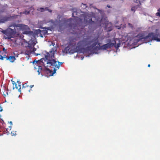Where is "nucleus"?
<instances>
[{"label": "nucleus", "mask_w": 160, "mask_h": 160, "mask_svg": "<svg viewBox=\"0 0 160 160\" xmlns=\"http://www.w3.org/2000/svg\"><path fill=\"white\" fill-rule=\"evenodd\" d=\"M152 40H154L157 42H160V33L157 34L153 32L149 33L147 36L144 37L141 36L137 40V42L142 41L144 42H150Z\"/></svg>", "instance_id": "nucleus-1"}, {"label": "nucleus", "mask_w": 160, "mask_h": 160, "mask_svg": "<svg viewBox=\"0 0 160 160\" xmlns=\"http://www.w3.org/2000/svg\"><path fill=\"white\" fill-rule=\"evenodd\" d=\"M107 42H108V43L106 44H104L102 46H99L98 47V49L106 50L108 48L112 47L115 44H116V41L115 40H113L111 42L110 39L108 40Z\"/></svg>", "instance_id": "nucleus-2"}, {"label": "nucleus", "mask_w": 160, "mask_h": 160, "mask_svg": "<svg viewBox=\"0 0 160 160\" xmlns=\"http://www.w3.org/2000/svg\"><path fill=\"white\" fill-rule=\"evenodd\" d=\"M100 43H98V38L97 37H95L92 40L87 42V44L88 45H90V46L87 48L88 50H90L94 48L97 44L100 46Z\"/></svg>", "instance_id": "nucleus-3"}, {"label": "nucleus", "mask_w": 160, "mask_h": 160, "mask_svg": "<svg viewBox=\"0 0 160 160\" xmlns=\"http://www.w3.org/2000/svg\"><path fill=\"white\" fill-rule=\"evenodd\" d=\"M16 33V31L14 28V29L10 28L7 29V37H5V39H10L11 38H13V36Z\"/></svg>", "instance_id": "nucleus-4"}, {"label": "nucleus", "mask_w": 160, "mask_h": 160, "mask_svg": "<svg viewBox=\"0 0 160 160\" xmlns=\"http://www.w3.org/2000/svg\"><path fill=\"white\" fill-rule=\"evenodd\" d=\"M56 51V50H55L54 48H52L49 52H46L47 55H45L44 59H49V58L52 59L55 58L54 52Z\"/></svg>", "instance_id": "nucleus-5"}, {"label": "nucleus", "mask_w": 160, "mask_h": 160, "mask_svg": "<svg viewBox=\"0 0 160 160\" xmlns=\"http://www.w3.org/2000/svg\"><path fill=\"white\" fill-rule=\"evenodd\" d=\"M85 22L86 23H88L91 25H95L96 24V22L92 20V16L91 15L88 14L84 18Z\"/></svg>", "instance_id": "nucleus-6"}, {"label": "nucleus", "mask_w": 160, "mask_h": 160, "mask_svg": "<svg viewBox=\"0 0 160 160\" xmlns=\"http://www.w3.org/2000/svg\"><path fill=\"white\" fill-rule=\"evenodd\" d=\"M45 61L47 60V64L48 65L47 66V67H50L51 66H54L56 67L57 66V62L54 59H50L49 58V59H44Z\"/></svg>", "instance_id": "nucleus-7"}, {"label": "nucleus", "mask_w": 160, "mask_h": 160, "mask_svg": "<svg viewBox=\"0 0 160 160\" xmlns=\"http://www.w3.org/2000/svg\"><path fill=\"white\" fill-rule=\"evenodd\" d=\"M105 29L107 30L108 32H110L112 29V25L111 22H109L108 21H106L104 23Z\"/></svg>", "instance_id": "nucleus-8"}, {"label": "nucleus", "mask_w": 160, "mask_h": 160, "mask_svg": "<svg viewBox=\"0 0 160 160\" xmlns=\"http://www.w3.org/2000/svg\"><path fill=\"white\" fill-rule=\"evenodd\" d=\"M83 49V48L82 46L79 45V43H78L76 48L73 49L74 52H77L78 53H80L82 52Z\"/></svg>", "instance_id": "nucleus-9"}, {"label": "nucleus", "mask_w": 160, "mask_h": 160, "mask_svg": "<svg viewBox=\"0 0 160 160\" xmlns=\"http://www.w3.org/2000/svg\"><path fill=\"white\" fill-rule=\"evenodd\" d=\"M11 18V17H9L7 16H4L2 17L0 19V23H3L9 21Z\"/></svg>", "instance_id": "nucleus-10"}, {"label": "nucleus", "mask_w": 160, "mask_h": 160, "mask_svg": "<svg viewBox=\"0 0 160 160\" xmlns=\"http://www.w3.org/2000/svg\"><path fill=\"white\" fill-rule=\"evenodd\" d=\"M4 134H6L7 135L10 134L12 136L15 135L16 134V131H4Z\"/></svg>", "instance_id": "nucleus-11"}, {"label": "nucleus", "mask_w": 160, "mask_h": 160, "mask_svg": "<svg viewBox=\"0 0 160 160\" xmlns=\"http://www.w3.org/2000/svg\"><path fill=\"white\" fill-rule=\"evenodd\" d=\"M23 34L27 35L30 37L34 36L33 32L32 31L25 30L23 32Z\"/></svg>", "instance_id": "nucleus-12"}, {"label": "nucleus", "mask_w": 160, "mask_h": 160, "mask_svg": "<svg viewBox=\"0 0 160 160\" xmlns=\"http://www.w3.org/2000/svg\"><path fill=\"white\" fill-rule=\"evenodd\" d=\"M70 47L69 46H68L65 48L64 49V51L67 53H69L70 54L73 53H74L73 49L71 50H70Z\"/></svg>", "instance_id": "nucleus-13"}, {"label": "nucleus", "mask_w": 160, "mask_h": 160, "mask_svg": "<svg viewBox=\"0 0 160 160\" xmlns=\"http://www.w3.org/2000/svg\"><path fill=\"white\" fill-rule=\"evenodd\" d=\"M81 12V11L80 10H76L75 9H73V12L72 14V17H75V16L74 15L77 16V17L78 16H79V14H80V12Z\"/></svg>", "instance_id": "nucleus-14"}, {"label": "nucleus", "mask_w": 160, "mask_h": 160, "mask_svg": "<svg viewBox=\"0 0 160 160\" xmlns=\"http://www.w3.org/2000/svg\"><path fill=\"white\" fill-rule=\"evenodd\" d=\"M16 60L15 57L14 56H10L9 57H7V60H9L11 62H13Z\"/></svg>", "instance_id": "nucleus-15"}, {"label": "nucleus", "mask_w": 160, "mask_h": 160, "mask_svg": "<svg viewBox=\"0 0 160 160\" xmlns=\"http://www.w3.org/2000/svg\"><path fill=\"white\" fill-rule=\"evenodd\" d=\"M44 72L45 73H50V74H51L52 73V71L50 70L49 68H48V67H46L44 65Z\"/></svg>", "instance_id": "nucleus-16"}, {"label": "nucleus", "mask_w": 160, "mask_h": 160, "mask_svg": "<svg viewBox=\"0 0 160 160\" xmlns=\"http://www.w3.org/2000/svg\"><path fill=\"white\" fill-rule=\"evenodd\" d=\"M41 32V30L39 29L35 30L33 33H34V35L37 36L38 34Z\"/></svg>", "instance_id": "nucleus-17"}, {"label": "nucleus", "mask_w": 160, "mask_h": 160, "mask_svg": "<svg viewBox=\"0 0 160 160\" xmlns=\"http://www.w3.org/2000/svg\"><path fill=\"white\" fill-rule=\"evenodd\" d=\"M36 36H32L31 37L30 39V42H36Z\"/></svg>", "instance_id": "nucleus-18"}, {"label": "nucleus", "mask_w": 160, "mask_h": 160, "mask_svg": "<svg viewBox=\"0 0 160 160\" xmlns=\"http://www.w3.org/2000/svg\"><path fill=\"white\" fill-rule=\"evenodd\" d=\"M40 69L44 72V68H42V67L41 66H39V67H38V69L37 71V72H38V75L40 74V72L39 71Z\"/></svg>", "instance_id": "nucleus-19"}, {"label": "nucleus", "mask_w": 160, "mask_h": 160, "mask_svg": "<svg viewBox=\"0 0 160 160\" xmlns=\"http://www.w3.org/2000/svg\"><path fill=\"white\" fill-rule=\"evenodd\" d=\"M57 62L58 63V65L57 64V66H56V68H57L58 69H59L60 66L62 64V62H59V61H57Z\"/></svg>", "instance_id": "nucleus-20"}, {"label": "nucleus", "mask_w": 160, "mask_h": 160, "mask_svg": "<svg viewBox=\"0 0 160 160\" xmlns=\"http://www.w3.org/2000/svg\"><path fill=\"white\" fill-rule=\"evenodd\" d=\"M28 45L27 46V47H28L30 49H32V48H33V47L31 45V43L30 42V41L28 42Z\"/></svg>", "instance_id": "nucleus-21"}, {"label": "nucleus", "mask_w": 160, "mask_h": 160, "mask_svg": "<svg viewBox=\"0 0 160 160\" xmlns=\"http://www.w3.org/2000/svg\"><path fill=\"white\" fill-rule=\"evenodd\" d=\"M43 35H45L48 33V31L46 30L41 31V32Z\"/></svg>", "instance_id": "nucleus-22"}, {"label": "nucleus", "mask_w": 160, "mask_h": 160, "mask_svg": "<svg viewBox=\"0 0 160 160\" xmlns=\"http://www.w3.org/2000/svg\"><path fill=\"white\" fill-rule=\"evenodd\" d=\"M56 71H57V69H55V68H54L53 72H52V73L51 74H50L49 76H52L54 74H55L56 73Z\"/></svg>", "instance_id": "nucleus-23"}, {"label": "nucleus", "mask_w": 160, "mask_h": 160, "mask_svg": "<svg viewBox=\"0 0 160 160\" xmlns=\"http://www.w3.org/2000/svg\"><path fill=\"white\" fill-rule=\"evenodd\" d=\"M120 43H118L117 45H116V44H115L114 45V46L115 47V48H116L117 49L120 47Z\"/></svg>", "instance_id": "nucleus-24"}, {"label": "nucleus", "mask_w": 160, "mask_h": 160, "mask_svg": "<svg viewBox=\"0 0 160 160\" xmlns=\"http://www.w3.org/2000/svg\"><path fill=\"white\" fill-rule=\"evenodd\" d=\"M4 58H6L7 59V57L2 56V55L0 56V59L1 60H3Z\"/></svg>", "instance_id": "nucleus-25"}, {"label": "nucleus", "mask_w": 160, "mask_h": 160, "mask_svg": "<svg viewBox=\"0 0 160 160\" xmlns=\"http://www.w3.org/2000/svg\"><path fill=\"white\" fill-rule=\"evenodd\" d=\"M2 32L4 34L6 35L7 36V29L5 30H3L2 31Z\"/></svg>", "instance_id": "nucleus-26"}, {"label": "nucleus", "mask_w": 160, "mask_h": 160, "mask_svg": "<svg viewBox=\"0 0 160 160\" xmlns=\"http://www.w3.org/2000/svg\"><path fill=\"white\" fill-rule=\"evenodd\" d=\"M30 42L31 43V45L32 46H33V47H34V46L36 44V42Z\"/></svg>", "instance_id": "nucleus-27"}, {"label": "nucleus", "mask_w": 160, "mask_h": 160, "mask_svg": "<svg viewBox=\"0 0 160 160\" xmlns=\"http://www.w3.org/2000/svg\"><path fill=\"white\" fill-rule=\"evenodd\" d=\"M30 13V11H25L23 12V13L25 14H28Z\"/></svg>", "instance_id": "nucleus-28"}, {"label": "nucleus", "mask_w": 160, "mask_h": 160, "mask_svg": "<svg viewBox=\"0 0 160 160\" xmlns=\"http://www.w3.org/2000/svg\"><path fill=\"white\" fill-rule=\"evenodd\" d=\"M21 83V82H20V83H19L18 86V91L21 92V91L20 90L21 89V85L20 84Z\"/></svg>", "instance_id": "nucleus-29"}, {"label": "nucleus", "mask_w": 160, "mask_h": 160, "mask_svg": "<svg viewBox=\"0 0 160 160\" xmlns=\"http://www.w3.org/2000/svg\"><path fill=\"white\" fill-rule=\"evenodd\" d=\"M21 83V82H20V83H19L18 86V91L21 92V91L20 90L21 89V85L20 84Z\"/></svg>", "instance_id": "nucleus-30"}, {"label": "nucleus", "mask_w": 160, "mask_h": 160, "mask_svg": "<svg viewBox=\"0 0 160 160\" xmlns=\"http://www.w3.org/2000/svg\"><path fill=\"white\" fill-rule=\"evenodd\" d=\"M38 61H35V60H34V61H33L32 62V63L33 64H38Z\"/></svg>", "instance_id": "nucleus-31"}, {"label": "nucleus", "mask_w": 160, "mask_h": 160, "mask_svg": "<svg viewBox=\"0 0 160 160\" xmlns=\"http://www.w3.org/2000/svg\"><path fill=\"white\" fill-rule=\"evenodd\" d=\"M7 95H8V92H5V93H4V92H3V95L4 96H5H5H6V95H7Z\"/></svg>", "instance_id": "nucleus-32"}, {"label": "nucleus", "mask_w": 160, "mask_h": 160, "mask_svg": "<svg viewBox=\"0 0 160 160\" xmlns=\"http://www.w3.org/2000/svg\"><path fill=\"white\" fill-rule=\"evenodd\" d=\"M156 14L157 16L160 17V12H158L156 13Z\"/></svg>", "instance_id": "nucleus-33"}, {"label": "nucleus", "mask_w": 160, "mask_h": 160, "mask_svg": "<svg viewBox=\"0 0 160 160\" xmlns=\"http://www.w3.org/2000/svg\"><path fill=\"white\" fill-rule=\"evenodd\" d=\"M15 85V88H16V89H18V87L17 86V84H16V83H15V84H14ZM15 88L14 87H13V89H14Z\"/></svg>", "instance_id": "nucleus-34"}, {"label": "nucleus", "mask_w": 160, "mask_h": 160, "mask_svg": "<svg viewBox=\"0 0 160 160\" xmlns=\"http://www.w3.org/2000/svg\"><path fill=\"white\" fill-rule=\"evenodd\" d=\"M45 10H48V11L49 12H52V11L50 10H49L48 9V8H47V7L45 8Z\"/></svg>", "instance_id": "nucleus-35"}, {"label": "nucleus", "mask_w": 160, "mask_h": 160, "mask_svg": "<svg viewBox=\"0 0 160 160\" xmlns=\"http://www.w3.org/2000/svg\"><path fill=\"white\" fill-rule=\"evenodd\" d=\"M92 52H93V53H95V54H98V53L97 52L95 51V49H93L92 50Z\"/></svg>", "instance_id": "nucleus-36"}, {"label": "nucleus", "mask_w": 160, "mask_h": 160, "mask_svg": "<svg viewBox=\"0 0 160 160\" xmlns=\"http://www.w3.org/2000/svg\"><path fill=\"white\" fill-rule=\"evenodd\" d=\"M136 7H132V8H131V10L132 11H133L134 12L135 11V8Z\"/></svg>", "instance_id": "nucleus-37"}, {"label": "nucleus", "mask_w": 160, "mask_h": 160, "mask_svg": "<svg viewBox=\"0 0 160 160\" xmlns=\"http://www.w3.org/2000/svg\"><path fill=\"white\" fill-rule=\"evenodd\" d=\"M32 49V51L33 52H34L36 50V48H34V47H33V48Z\"/></svg>", "instance_id": "nucleus-38"}, {"label": "nucleus", "mask_w": 160, "mask_h": 160, "mask_svg": "<svg viewBox=\"0 0 160 160\" xmlns=\"http://www.w3.org/2000/svg\"><path fill=\"white\" fill-rule=\"evenodd\" d=\"M40 9L41 10V12H43V11H44V8H40Z\"/></svg>", "instance_id": "nucleus-39"}, {"label": "nucleus", "mask_w": 160, "mask_h": 160, "mask_svg": "<svg viewBox=\"0 0 160 160\" xmlns=\"http://www.w3.org/2000/svg\"><path fill=\"white\" fill-rule=\"evenodd\" d=\"M2 50L4 52H5L7 51V49H5V48H2Z\"/></svg>", "instance_id": "nucleus-40"}, {"label": "nucleus", "mask_w": 160, "mask_h": 160, "mask_svg": "<svg viewBox=\"0 0 160 160\" xmlns=\"http://www.w3.org/2000/svg\"><path fill=\"white\" fill-rule=\"evenodd\" d=\"M3 110V109H2V107L1 106H0V112H2V111Z\"/></svg>", "instance_id": "nucleus-41"}, {"label": "nucleus", "mask_w": 160, "mask_h": 160, "mask_svg": "<svg viewBox=\"0 0 160 160\" xmlns=\"http://www.w3.org/2000/svg\"><path fill=\"white\" fill-rule=\"evenodd\" d=\"M138 1H139V4H138V6H140L141 5V2L140 1V0H139Z\"/></svg>", "instance_id": "nucleus-42"}, {"label": "nucleus", "mask_w": 160, "mask_h": 160, "mask_svg": "<svg viewBox=\"0 0 160 160\" xmlns=\"http://www.w3.org/2000/svg\"><path fill=\"white\" fill-rule=\"evenodd\" d=\"M40 36L41 38H43V36L42 33H41V32L40 33Z\"/></svg>", "instance_id": "nucleus-43"}, {"label": "nucleus", "mask_w": 160, "mask_h": 160, "mask_svg": "<svg viewBox=\"0 0 160 160\" xmlns=\"http://www.w3.org/2000/svg\"><path fill=\"white\" fill-rule=\"evenodd\" d=\"M12 84L13 85H14V84H15L16 83L14 81H12Z\"/></svg>", "instance_id": "nucleus-44"}, {"label": "nucleus", "mask_w": 160, "mask_h": 160, "mask_svg": "<svg viewBox=\"0 0 160 160\" xmlns=\"http://www.w3.org/2000/svg\"><path fill=\"white\" fill-rule=\"evenodd\" d=\"M107 7L108 8H110L111 7V6L109 5H107Z\"/></svg>", "instance_id": "nucleus-45"}, {"label": "nucleus", "mask_w": 160, "mask_h": 160, "mask_svg": "<svg viewBox=\"0 0 160 160\" xmlns=\"http://www.w3.org/2000/svg\"><path fill=\"white\" fill-rule=\"evenodd\" d=\"M42 28L44 29H47V27H44L43 28Z\"/></svg>", "instance_id": "nucleus-46"}, {"label": "nucleus", "mask_w": 160, "mask_h": 160, "mask_svg": "<svg viewBox=\"0 0 160 160\" xmlns=\"http://www.w3.org/2000/svg\"><path fill=\"white\" fill-rule=\"evenodd\" d=\"M47 29L48 30H50V27H47Z\"/></svg>", "instance_id": "nucleus-47"}, {"label": "nucleus", "mask_w": 160, "mask_h": 160, "mask_svg": "<svg viewBox=\"0 0 160 160\" xmlns=\"http://www.w3.org/2000/svg\"><path fill=\"white\" fill-rule=\"evenodd\" d=\"M33 86H34V85H31V86H30V88H32Z\"/></svg>", "instance_id": "nucleus-48"}, {"label": "nucleus", "mask_w": 160, "mask_h": 160, "mask_svg": "<svg viewBox=\"0 0 160 160\" xmlns=\"http://www.w3.org/2000/svg\"><path fill=\"white\" fill-rule=\"evenodd\" d=\"M158 11L159 12H160V8L158 9Z\"/></svg>", "instance_id": "nucleus-49"}, {"label": "nucleus", "mask_w": 160, "mask_h": 160, "mask_svg": "<svg viewBox=\"0 0 160 160\" xmlns=\"http://www.w3.org/2000/svg\"><path fill=\"white\" fill-rule=\"evenodd\" d=\"M84 58V57H81V60H82Z\"/></svg>", "instance_id": "nucleus-50"}, {"label": "nucleus", "mask_w": 160, "mask_h": 160, "mask_svg": "<svg viewBox=\"0 0 160 160\" xmlns=\"http://www.w3.org/2000/svg\"><path fill=\"white\" fill-rule=\"evenodd\" d=\"M10 123L11 124V125H12V121L10 122Z\"/></svg>", "instance_id": "nucleus-51"}, {"label": "nucleus", "mask_w": 160, "mask_h": 160, "mask_svg": "<svg viewBox=\"0 0 160 160\" xmlns=\"http://www.w3.org/2000/svg\"><path fill=\"white\" fill-rule=\"evenodd\" d=\"M137 1H138V0H135L134 1V2L136 3H138V2H137Z\"/></svg>", "instance_id": "nucleus-52"}, {"label": "nucleus", "mask_w": 160, "mask_h": 160, "mask_svg": "<svg viewBox=\"0 0 160 160\" xmlns=\"http://www.w3.org/2000/svg\"><path fill=\"white\" fill-rule=\"evenodd\" d=\"M38 55H40V54H39V53H37V54H36V56H38Z\"/></svg>", "instance_id": "nucleus-53"}, {"label": "nucleus", "mask_w": 160, "mask_h": 160, "mask_svg": "<svg viewBox=\"0 0 160 160\" xmlns=\"http://www.w3.org/2000/svg\"><path fill=\"white\" fill-rule=\"evenodd\" d=\"M148 67H150V64H148Z\"/></svg>", "instance_id": "nucleus-54"}, {"label": "nucleus", "mask_w": 160, "mask_h": 160, "mask_svg": "<svg viewBox=\"0 0 160 160\" xmlns=\"http://www.w3.org/2000/svg\"><path fill=\"white\" fill-rule=\"evenodd\" d=\"M19 81H17V83H18V84H19V83H19Z\"/></svg>", "instance_id": "nucleus-55"}, {"label": "nucleus", "mask_w": 160, "mask_h": 160, "mask_svg": "<svg viewBox=\"0 0 160 160\" xmlns=\"http://www.w3.org/2000/svg\"><path fill=\"white\" fill-rule=\"evenodd\" d=\"M83 5L85 6L86 8V5L85 4H83Z\"/></svg>", "instance_id": "nucleus-56"}, {"label": "nucleus", "mask_w": 160, "mask_h": 160, "mask_svg": "<svg viewBox=\"0 0 160 160\" xmlns=\"http://www.w3.org/2000/svg\"><path fill=\"white\" fill-rule=\"evenodd\" d=\"M44 59V58H41V59L40 60L41 61L42 60V59L43 60V59Z\"/></svg>", "instance_id": "nucleus-57"}, {"label": "nucleus", "mask_w": 160, "mask_h": 160, "mask_svg": "<svg viewBox=\"0 0 160 160\" xmlns=\"http://www.w3.org/2000/svg\"><path fill=\"white\" fill-rule=\"evenodd\" d=\"M25 26L26 27H28V26H27V25H25Z\"/></svg>", "instance_id": "nucleus-58"}, {"label": "nucleus", "mask_w": 160, "mask_h": 160, "mask_svg": "<svg viewBox=\"0 0 160 160\" xmlns=\"http://www.w3.org/2000/svg\"><path fill=\"white\" fill-rule=\"evenodd\" d=\"M34 68H35V69H36V68L35 67H34Z\"/></svg>", "instance_id": "nucleus-59"}, {"label": "nucleus", "mask_w": 160, "mask_h": 160, "mask_svg": "<svg viewBox=\"0 0 160 160\" xmlns=\"http://www.w3.org/2000/svg\"><path fill=\"white\" fill-rule=\"evenodd\" d=\"M129 24L130 25H131V24L130 23H129Z\"/></svg>", "instance_id": "nucleus-60"}, {"label": "nucleus", "mask_w": 160, "mask_h": 160, "mask_svg": "<svg viewBox=\"0 0 160 160\" xmlns=\"http://www.w3.org/2000/svg\"><path fill=\"white\" fill-rule=\"evenodd\" d=\"M24 87V86L23 85V88Z\"/></svg>", "instance_id": "nucleus-61"}, {"label": "nucleus", "mask_w": 160, "mask_h": 160, "mask_svg": "<svg viewBox=\"0 0 160 160\" xmlns=\"http://www.w3.org/2000/svg\"><path fill=\"white\" fill-rule=\"evenodd\" d=\"M145 0H143V1H144Z\"/></svg>", "instance_id": "nucleus-62"}]
</instances>
